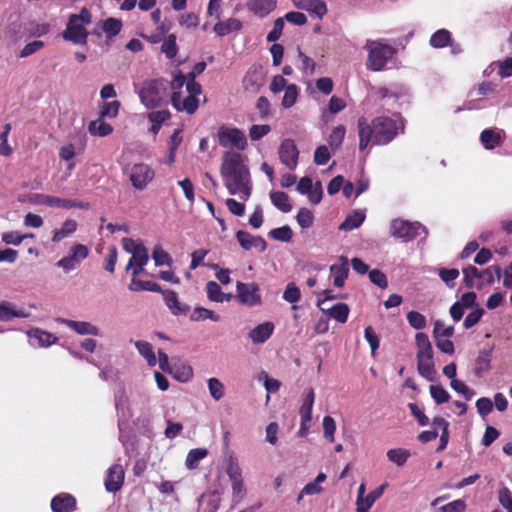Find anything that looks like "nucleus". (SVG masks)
Returning a JSON list of instances; mask_svg holds the SVG:
<instances>
[{
    "label": "nucleus",
    "mask_w": 512,
    "mask_h": 512,
    "mask_svg": "<svg viewBox=\"0 0 512 512\" xmlns=\"http://www.w3.org/2000/svg\"><path fill=\"white\" fill-rule=\"evenodd\" d=\"M222 158L220 173L228 192L231 195L239 194L244 201L248 200L252 191L250 172L241 154L226 151Z\"/></svg>",
    "instance_id": "nucleus-1"
},
{
    "label": "nucleus",
    "mask_w": 512,
    "mask_h": 512,
    "mask_svg": "<svg viewBox=\"0 0 512 512\" xmlns=\"http://www.w3.org/2000/svg\"><path fill=\"white\" fill-rule=\"evenodd\" d=\"M134 92L147 109L160 107L170 91L169 80L164 78L145 80L141 85L133 83Z\"/></svg>",
    "instance_id": "nucleus-2"
},
{
    "label": "nucleus",
    "mask_w": 512,
    "mask_h": 512,
    "mask_svg": "<svg viewBox=\"0 0 512 512\" xmlns=\"http://www.w3.org/2000/svg\"><path fill=\"white\" fill-rule=\"evenodd\" d=\"M373 124L376 130V136H374L375 145L389 144L400 131L403 132L404 130V122L398 114L394 115V117H375Z\"/></svg>",
    "instance_id": "nucleus-3"
},
{
    "label": "nucleus",
    "mask_w": 512,
    "mask_h": 512,
    "mask_svg": "<svg viewBox=\"0 0 512 512\" xmlns=\"http://www.w3.org/2000/svg\"><path fill=\"white\" fill-rule=\"evenodd\" d=\"M364 49L368 52L366 68L371 71H381L396 53L395 48L379 40L368 39Z\"/></svg>",
    "instance_id": "nucleus-4"
},
{
    "label": "nucleus",
    "mask_w": 512,
    "mask_h": 512,
    "mask_svg": "<svg viewBox=\"0 0 512 512\" xmlns=\"http://www.w3.org/2000/svg\"><path fill=\"white\" fill-rule=\"evenodd\" d=\"M423 232L427 235L426 227L419 222H409L401 219H394L391 222V235L403 242H409L415 239Z\"/></svg>",
    "instance_id": "nucleus-5"
},
{
    "label": "nucleus",
    "mask_w": 512,
    "mask_h": 512,
    "mask_svg": "<svg viewBox=\"0 0 512 512\" xmlns=\"http://www.w3.org/2000/svg\"><path fill=\"white\" fill-rule=\"evenodd\" d=\"M219 145L224 148H236L244 150L247 146V138L238 128L221 126L217 133Z\"/></svg>",
    "instance_id": "nucleus-6"
},
{
    "label": "nucleus",
    "mask_w": 512,
    "mask_h": 512,
    "mask_svg": "<svg viewBox=\"0 0 512 512\" xmlns=\"http://www.w3.org/2000/svg\"><path fill=\"white\" fill-rule=\"evenodd\" d=\"M89 256V249L84 244H74L70 247L68 255L61 258L56 265L65 272L76 269L80 263Z\"/></svg>",
    "instance_id": "nucleus-7"
},
{
    "label": "nucleus",
    "mask_w": 512,
    "mask_h": 512,
    "mask_svg": "<svg viewBox=\"0 0 512 512\" xmlns=\"http://www.w3.org/2000/svg\"><path fill=\"white\" fill-rule=\"evenodd\" d=\"M226 472L232 483L233 501L235 504H238L245 495V488L242 479V470L235 458H229Z\"/></svg>",
    "instance_id": "nucleus-8"
},
{
    "label": "nucleus",
    "mask_w": 512,
    "mask_h": 512,
    "mask_svg": "<svg viewBox=\"0 0 512 512\" xmlns=\"http://www.w3.org/2000/svg\"><path fill=\"white\" fill-rule=\"evenodd\" d=\"M88 31L86 27L79 24L75 14L69 16L65 30L62 33L64 40L72 42L73 44L85 45L88 40Z\"/></svg>",
    "instance_id": "nucleus-9"
},
{
    "label": "nucleus",
    "mask_w": 512,
    "mask_h": 512,
    "mask_svg": "<svg viewBox=\"0 0 512 512\" xmlns=\"http://www.w3.org/2000/svg\"><path fill=\"white\" fill-rule=\"evenodd\" d=\"M154 171L147 164L138 163L132 166L129 177L135 189L143 190L154 178Z\"/></svg>",
    "instance_id": "nucleus-10"
},
{
    "label": "nucleus",
    "mask_w": 512,
    "mask_h": 512,
    "mask_svg": "<svg viewBox=\"0 0 512 512\" xmlns=\"http://www.w3.org/2000/svg\"><path fill=\"white\" fill-rule=\"evenodd\" d=\"M236 290V296L241 304L255 306L261 303V296L258 293L259 287L257 284L238 281L236 284Z\"/></svg>",
    "instance_id": "nucleus-11"
},
{
    "label": "nucleus",
    "mask_w": 512,
    "mask_h": 512,
    "mask_svg": "<svg viewBox=\"0 0 512 512\" xmlns=\"http://www.w3.org/2000/svg\"><path fill=\"white\" fill-rule=\"evenodd\" d=\"M279 158L287 168L294 170L298 164L299 151L292 139H285L278 149Z\"/></svg>",
    "instance_id": "nucleus-12"
},
{
    "label": "nucleus",
    "mask_w": 512,
    "mask_h": 512,
    "mask_svg": "<svg viewBox=\"0 0 512 512\" xmlns=\"http://www.w3.org/2000/svg\"><path fill=\"white\" fill-rule=\"evenodd\" d=\"M265 83V73L259 65L252 66L243 79V87L245 90L256 93Z\"/></svg>",
    "instance_id": "nucleus-13"
},
{
    "label": "nucleus",
    "mask_w": 512,
    "mask_h": 512,
    "mask_svg": "<svg viewBox=\"0 0 512 512\" xmlns=\"http://www.w3.org/2000/svg\"><path fill=\"white\" fill-rule=\"evenodd\" d=\"M417 369L419 374L428 381H433L436 371L433 361V349L417 352Z\"/></svg>",
    "instance_id": "nucleus-14"
},
{
    "label": "nucleus",
    "mask_w": 512,
    "mask_h": 512,
    "mask_svg": "<svg viewBox=\"0 0 512 512\" xmlns=\"http://www.w3.org/2000/svg\"><path fill=\"white\" fill-rule=\"evenodd\" d=\"M358 136H359V149L365 150L376 136L375 126L373 121L369 123L365 117H359L357 121Z\"/></svg>",
    "instance_id": "nucleus-15"
},
{
    "label": "nucleus",
    "mask_w": 512,
    "mask_h": 512,
    "mask_svg": "<svg viewBox=\"0 0 512 512\" xmlns=\"http://www.w3.org/2000/svg\"><path fill=\"white\" fill-rule=\"evenodd\" d=\"M27 336L29 338L30 345L40 348H47L56 344L58 341V337L54 334L39 328L30 329L27 331Z\"/></svg>",
    "instance_id": "nucleus-16"
},
{
    "label": "nucleus",
    "mask_w": 512,
    "mask_h": 512,
    "mask_svg": "<svg viewBox=\"0 0 512 512\" xmlns=\"http://www.w3.org/2000/svg\"><path fill=\"white\" fill-rule=\"evenodd\" d=\"M56 322L66 325L67 327H69L70 329H72L79 335H92V336L100 335L99 328L87 321H75V320L58 317V318H56Z\"/></svg>",
    "instance_id": "nucleus-17"
},
{
    "label": "nucleus",
    "mask_w": 512,
    "mask_h": 512,
    "mask_svg": "<svg viewBox=\"0 0 512 512\" xmlns=\"http://www.w3.org/2000/svg\"><path fill=\"white\" fill-rule=\"evenodd\" d=\"M124 469L120 464L112 465L107 472L105 479V488L108 492H117L121 489L124 482Z\"/></svg>",
    "instance_id": "nucleus-18"
},
{
    "label": "nucleus",
    "mask_w": 512,
    "mask_h": 512,
    "mask_svg": "<svg viewBox=\"0 0 512 512\" xmlns=\"http://www.w3.org/2000/svg\"><path fill=\"white\" fill-rule=\"evenodd\" d=\"M317 306L329 318H333L340 323H345L349 315V307L345 303H337L331 307L325 306V301H318Z\"/></svg>",
    "instance_id": "nucleus-19"
},
{
    "label": "nucleus",
    "mask_w": 512,
    "mask_h": 512,
    "mask_svg": "<svg viewBox=\"0 0 512 512\" xmlns=\"http://www.w3.org/2000/svg\"><path fill=\"white\" fill-rule=\"evenodd\" d=\"M236 239L239 242L240 246L245 249L249 250L253 247L259 248L261 252H264L267 249V243L261 236H253L250 233L239 230L236 233Z\"/></svg>",
    "instance_id": "nucleus-20"
},
{
    "label": "nucleus",
    "mask_w": 512,
    "mask_h": 512,
    "mask_svg": "<svg viewBox=\"0 0 512 512\" xmlns=\"http://www.w3.org/2000/svg\"><path fill=\"white\" fill-rule=\"evenodd\" d=\"M171 102L177 111H185L188 114H193L199 105L198 99L194 95H188L181 100V93L179 91L172 93Z\"/></svg>",
    "instance_id": "nucleus-21"
},
{
    "label": "nucleus",
    "mask_w": 512,
    "mask_h": 512,
    "mask_svg": "<svg viewBox=\"0 0 512 512\" xmlns=\"http://www.w3.org/2000/svg\"><path fill=\"white\" fill-rule=\"evenodd\" d=\"M293 5L301 10L315 14L319 19L327 13L326 3L322 0H291Z\"/></svg>",
    "instance_id": "nucleus-22"
},
{
    "label": "nucleus",
    "mask_w": 512,
    "mask_h": 512,
    "mask_svg": "<svg viewBox=\"0 0 512 512\" xmlns=\"http://www.w3.org/2000/svg\"><path fill=\"white\" fill-rule=\"evenodd\" d=\"M339 261L341 264H333L330 267V272L333 276V284L338 288L344 285L349 274L348 258L346 256H340Z\"/></svg>",
    "instance_id": "nucleus-23"
},
{
    "label": "nucleus",
    "mask_w": 512,
    "mask_h": 512,
    "mask_svg": "<svg viewBox=\"0 0 512 512\" xmlns=\"http://www.w3.org/2000/svg\"><path fill=\"white\" fill-rule=\"evenodd\" d=\"M76 508L75 498L66 493H61L51 500L53 512H73Z\"/></svg>",
    "instance_id": "nucleus-24"
},
{
    "label": "nucleus",
    "mask_w": 512,
    "mask_h": 512,
    "mask_svg": "<svg viewBox=\"0 0 512 512\" xmlns=\"http://www.w3.org/2000/svg\"><path fill=\"white\" fill-rule=\"evenodd\" d=\"M164 297V302L169 308L173 315H186L189 311L188 305H182L179 300L177 293L173 290H166L161 292Z\"/></svg>",
    "instance_id": "nucleus-25"
},
{
    "label": "nucleus",
    "mask_w": 512,
    "mask_h": 512,
    "mask_svg": "<svg viewBox=\"0 0 512 512\" xmlns=\"http://www.w3.org/2000/svg\"><path fill=\"white\" fill-rule=\"evenodd\" d=\"M274 331V325L272 322H264L253 328L249 332V337L255 344H261L266 342Z\"/></svg>",
    "instance_id": "nucleus-26"
},
{
    "label": "nucleus",
    "mask_w": 512,
    "mask_h": 512,
    "mask_svg": "<svg viewBox=\"0 0 512 512\" xmlns=\"http://www.w3.org/2000/svg\"><path fill=\"white\" fill-rule=\"evenodd\" d=\"M276 0H250L248 9L259 17H265L276 7Z\"/></svg>",
    "instance_id": "nucleus-27"
},
{
    "label": "nucleus",
    "mask_w": 512,
    "mask_h": 512,
    "mask_svg": "<svg viewBox=\"0 0 512 512\" xmlns=\"http://www.w3.org/2000/svg\"><path fill=\"white\" fill-rule=\"evenodd\" d=\"M315 401V393L313 388L305 389L303 393V402L299 410V414L302 420H312V409Z\"/></svg>",
    "instance_id": "nucleus-28"
},
{
    "label": "nucleus",
    "mask_w": 512,
    "mask_h": 512,
    "mask_svg": "<svg viewBox=\"0 0 512 512\" xmlns=\"http://www.w3.org/2000/svg\"><path fill=\"white\" fill-rule=\"evenodd\" d=\"M179 382H188L193 377V369L190 365L180 361L172 363L170 373Z\"/></svg>",
    "instance_id": "nucleus-29"
},
{
    "label": "nucleus",
    "mask_w": 512,
    "mask_h": 512,
    "mask_svg": "<svg viewBox=\"0 0 512 512\" xmlns=\"http://www.w3.org/2000/svg\"><path fill=\"white\" fill-rule=\"evenodd\" d=\"M480 141L485 149L492 150L502 143V137L496 130L484 129L480 134Z\"/></svg>",
    "instance_id": "nucleus-30"
},
{
    "label": "nucleus",
    "mask_w": 512,
    "mask_h": 512,
    "mask_svg": "<svg viewBox=\"0 0 512 512\" xmlns=\"http://www.w3.org/2000/svg\"><path fill=\"white\" fill-rule=\"evenodd\" d=\"M101 30L106 34L107 38L111 39L118 35L122 29V21L120 19L109 17L104 21L98 22Z\"/></svg>",
    "instance_id": "nucleus-31"
},
{
    "label": "nucleus",
    "mask_w": 512,
    "mask_h": 512,
    "mask_svg": "<svg viewBox=\"0 0 512 512\" xmlns=\"http://www.w3.org/2000/svg\"><path fill=\"white\" fill-rule=\"evenodd\" d=\"M242 23L240 20L235 18H230L227 21H220L215 24L213 30L219 35V36H225L231 32H236L241 30Z\"/></svg>",
    "instance_id": "nucleus-32"
},
{
    "label": "nucleus",
    "mask_w": 512,
    "mask_h": 512,
    "mask_svg": "<svg viewBox=\"0 0 512 512\" xmlns=\"http://www.w3.org/2000/svg\"><path fill=\"white\" fill-rule=\"evenodd\" d=\"M77 222L73 219H66L60 229L53 231L52 241L60 242L64 238L72 235L77 230Z\"/></svg>",
    "instance_id": "nucleus-33"
},
{
    "label": "nucleus",
    "mask_w": 512,
    "mask_h": 512,
    "mask_svg": "<svg viewBox=\"0 0 512 512\" xmlns=\"http://www.w3.org/2000/svg\"><path fill=\"white\" fill-rule=\"evenodd\" d=\"M365 220V214L361 211H353L348 214L346 219L340 224L339 229L343 231H351L360 227Z\"/></svg>",
    "instance_id": "nucleus-34"
},
{
    "label": "nucleus",
    "mask_w": 512,
    "mask_h": 512,
    "mask_svg": "<svg viewBox=\"0 0 512 512\" xmlns=\"http://www.w3.org/2000/svg\"><path fill=\"white\" fill-rule=\"evenodd\" d=\"M270 199L272 204L281 212L288 213L292 210V205L289 202V196L285 192H271Z\"/></svg>",
    "instance_id": "nucleus-35"
},
{
    "label": "nucleus",
    "mask_w": 512,
    "mask_h": 512,
    "mask_svg": "<svg viewBox=\"0 0 512 512\" xmlns=\"http://www.w3.org/2000/svg\"><path fill=\"white\" fill-rule=\"evenodd\" d=\"M208 455V451L205 448H194L191 449L186 457L185 466L189 470L196 469L199 462Z\"/></svg>",
    "instance_id": "nucleus-36"
},
{
    "label": "nucleus",
    "mask_w": 512,
    "mask_h": 512,
    "mask_svg": "<svg viewBox=\"0 0 512 512\" xmlns=\"http://www.w3.org/2000/svg\"><path fill=\"white\" fill-rule=\"evenodd\" d=\"M135 347L139 354L146 359L147 364L151 367L157 364V358L153 351L152 345L147 341H136Z\"/></svg>",
    "instance_id": "nucleus-37"
},
{
    "label": "nucleus",
    "mask_w": 512,
    "mask_h": 512,
    "mask_svg": "<svg viewBox=\"0 0 512 512\" xmlns=\"http://www.w3.org/2000/svg\"><path fill=\"white\" fill-rule=\"evenodd\" d=\"M491 350L483 349L479 352L476 361L474 373L477 376H481L484 372L490 369V355Z\"/></svg>",
    "instance_id": "nucleus-38"
},
{
    "label": "nucleus",
    "mask_w": 512,
    "mask_h": 512,
    "mask_svg": "<svg viewBox=\"0 0 512 512\" xmlns=\"http://www.w3.org/2000/svg\"><path fill=\"white\" fill-rule=\"evenodd\" d=\"M451 42V33L446 29H439L430 37L429 43L433 48H444Z\"/></svg>",
    "instance_id": "nucleus-39"
},
{
    "label": "nucleus",
    "mask_w": 512,
    "mask_h": 512,
    "mask_svg": "<svg viewBox=\"0 0 512 512\" xmlns=\"http://www.w3.org/2000/svg\"><path fill=\"white\" fill-rule=\"evenodd\" d=\"M130 291H150L160 293L162 289L159 284L152 281H142L137 280L135 278L132 279L131 283L128 286Z\"/></svg>",
    "instance_id": "nucleus-40"
},
{
    "label": "nucleus",
    "mask_w": 512,
    "mask_h": 512,
    "mask_svg": "<svg viewBox=\"0 0 512 512\" xmlns=\"http://www.w3.org/2000/svg\"><path fill=\"white\" fill-rule=\"evenodd\" d=\"M89 132L92 135L104 137L112 133L113 128L110 124L106 123L102 117H99L95 121L89 124Z\"/></svg>",
    "instance_id": "nucleus-41"
},
{
    "label": "nucleus",
    "mask_w": 512,
    "mask_h": 512,
    "mask_svg": "<svg viewBox=\"0 0 512 512\" xmlns=\"http://www.w3.org/2000/svg\"><path fill=\"white\" fill-rule=\"evenodd\" d=\"M149 261V254L147 248L142 244L134 251L131 259L128 261L125 270L128 272L134 264L146 265Z\"/></svg>",
    "instance_id": "nucleus-42"
},
{
    "label": "nucleus",
    "mask_w": 512,
    "mask_h": 512,
    "mask_svg": "<svg viewBox=\"0 0 512 512\" xmlns=\"http://www.w3.org/2000/svg\"><path fill=\"white\" fill-rule=\"evenodd\" d=\"M190 319L195 322L204 321L207 319L218 322L220 321V316L214 313L212 310L197 306L194 308L192 314L190 315Z\"/></svg>",
    "instance_id": "nucleus-43"
},
{
    "label": "nucleus",
    "mask_w": 512,
    "mask_h": 512,
    "mask_svg": "<svg viewBox=\"0 0 512 512\" xmlns=\"http://www.w3.org/2000/svg\"><path fill=\"white\" fill-rule=\"evenodd\" d=\"M385 487H386V484H383L380 487H378L375 490L368 493V495H366L364 497L362 505H360V507L356 508V511L357 512H368L369 509L374 504V502L383 494Z\"/></svg>",
    "instance_id": "nucleus-44"
},
{
    "label": "nucleus",
    "mask_w": 512,
    "mask_h": 512,
    "mask_svg": "<svg viewBox=\"0 0 512 512\" xmlns=\"http://www.w3.org/2000/svg\"><path fill=\"white\" fill-rule=\"evenodd\" d=\"M345 134H346L345 126L338 125L333 128V130L328 138L329 146L331 147V149L333 151H335L342 145Z\"/></svg>",
    "instance_id": "nucleus-45"
},
{
    "label": "nucleus",
    "mask_w": 512,
    "mask_h": 512,
    "mask_svg": "<svg viewBox=\"0 0 512 512\" xmlns=\"http://www.w3.org/2000/svg\"><path fill=\"white\" fill-rule=\"evenodd\" d=\"M386 455L389 461L397 466H403L410 457V452L407 449L395 448L388 450Z\"/></svg>",
    "instance_id": "nucleus-46"
},
{
    "label": "nucleus",
    "mask_w": 512,
    "mask_h": 512,
    "mask_svg": "<svg viewBox=\"0 0 512 512\" xmlns=\"http://www.w3.org/2000/svg\"><path fill=\"white\" fill-rule=\"evenodd\" d=\"M207 384L209 393L215 401H219L224 397V385L218 378L213 377L208 379Z\"/></svg>",
    "instance_id": "nucleus-47"
},
{
    "label": "nucleus",
    "mask_w": 512,
    "mask_h": 512,
    "mask_svg": "<svg viewBox=\"0 0 512 512\" xmlns=\"http://www.w3.org/2000/svg\"><path fill=\"white\" fill-rule=\"evenodd\" d=\"M152 258L156 266H171L173 263L172 257L169 255V253L164 251L161 245L155 246L152 252Z\"/></svg>",
    "instance_id": "nucleus-48"
},
{
    "label": "nucleus",
    "mask_w": 512,
    "mask_h": 512,
    "mask_svg": "<svg viewBox=\"0 0 512 512\" xmlns=\"http://www.w3.org/2000/svg\"><path fill=\"white\" fill-rule=\"evenodd\" d=\"M269 237H271L274 240L282 241V242H289L292 239L293 232L292 229L288 225H284L279 228L272 229L268 233Z\"/></svg>",
    "instance_id": "nucleus-49"
},
{
    "label": "nucleus",
    "mask_w": 512,
    "mask_h": 512,
    "mask_svg": "<svg viewBox=\"0 0 512 512\" xmlns=\"http://www.w3.org/2000/svg\"><path fill=\"white\" fill-rule=\"evenodd\" d=\"M162 52L168 59H173L177 55L176 35L170 34L161 46Z\"/></svg>",
    "instance_id": "nucleus-50"
},
{
    "label": "nucleus",
    "mask_w": 512,
    "mask_h": 512,
    "mask_svg": "<svg viewBox=\"0 0 512 512\" xmlns=\"http://www.w3.org/2000/svg\"><path fill=\"white\" fill-rule=\"evenodd\" d=\"M284 91L285 92L282 99V106L284 108H290L296 103L298 97V88L295 84H289L284 89Z\"/></svg>",
    "instance_id": "nucleus-51"
},
{
    "label": "nucleus",
    "mask_w": 512,
    "mask_h": 512,
    "mask_svg": "<svg viewBox=\"0 0 512 512\" xmlns=\"http://www.w3.org/2000/svg\"><path fill=\"white\" fill-rule=\"evenodd\" d=\"M297 223L303 229H308L313 225V213L307 208H301L296 216Z\"/></svg>",
    "instance_id": "nucleus-52"
},
{
    "label": "nucleus",
    "mask_w": 512,
    "mask_h": 512,
    "mask_svg": "<svg viewBox=\"0 0 512 512\" xmlns=\"http://www.w3.org/2000/svg\"><path fill=\"white\" fill-rule=\"evenodd\" d=\"M429 390L431 397L438 405L446 403L450 399L449 393L440 385H431Z\"/></svg>",
    "instance_id": "nucleus-53"
},
{
    "label": "nucleus",
    "mask_w": 512,
    "mask_h": 512,
    "mask_svg": "<svg viewBox=\"0 0 512 512\" xmlns=\"http://www.w3.org/2000/svg\"><path fill=\"white\" fill-rule=\"evenodd\" d=\"M462 273L464 275V283L468 288H473L475 286V278H482V271H479L475 266L472 265L463 268Z\"/></svg>",
    "instance_id": "nucleus-54"
},
{
    "label": "nucleus",
    "mask_w": 512,
    "mask_h": 512,
    "mask_svg": "<svg viewBox=\"0 0 512 512\" xmlns=\"http://www.w3.org/2000/svg\"><path fill=\"white\" fill-rule=\"evenodd\" d=\"M407 321L411 327L416 330H422L426 327V318L424 315L417 311H410L407 313Z\"/></svg>",
    "instance_id": "nucleus-55"
},
{
    "label": "nucleus",
    "mask_w": 512,
    "mask_h": 512,
    "mask_svg": "<svg viewBox=\"0 0 512 512\" xmlns=\"http://www.w3.org/2000/svg\"><path fill=\"white\" fill-rule=\"evenodd\" d=\"M450 386L454 391L462 394L467 401L471 400L475 395L474 390L469 388L464 382L458 379H453L450 383Z\"/></svg>",
    "instance_id": "nucleus-56"
},
{
    "label": "nucleus",
    "mask_w": 512,
    "mask_h": 512,
    "mask_svg": "<svg viewBox=\"0 0 512 512\" xmlns=\"http://www.w3.org/2000/svg\"><path fill=\"white\" fill-rule=\"evenodd\" d=\"M207 297L210 301L219 302L223 296V291L220 285L215 281H209L206 284Z\"/></svg>",
    "instance_id": "nucleus-57"
},
{
    "label": "nucleus",
    "mask_w": 512,
    "mask_h": 512,
    "mask_svg": "<svg viewBox=\"0 0 512 512\" xmlns=\"http://www.w3.org/2000/svg\"><path fill=\"white\" fill-rule=\"evenodd\" d=\"M117 259H118L117 248L115 246H110L108 248V254L104 260V269L109 273H113L115 271Z\"/></svg>",
    "instance_id": "nucleus-58"
},
{
    "label": "nucleus",
    "mask_w": 512,
    "mask_h": 512,
    "mask_svg": "<svg viewBox=\"0 0 512 512\" xmlns=\"http://www.w3.org/2000/svg\"><path fill=\"white\" fill-rule=\"evenodd\" d=\"M454 334V327L453 326H447L445 327L443 322L440 320L435 321L434 329H433V337H444V338H450Z\"/></svg>",
    "instance_id": "nucleus-59"
},
{
    "label": "nucleus",
    "mask_w": 512,
    "mask_h": 512,
    "mask_svg": "<svg viewBox=\"0 0 512 512\" xmlns=\"http://www.w3.org/2000/svg\"><path fill=\"white\" fill-rule=\"evenodd\" d=\"M29 236L30 235H21L17 231H10L3 233L1 239L7 245L18 246L22 243L24 239H26Z\"/></svg>",
    "instance_id": "nucleus-60"
},
{
    "label": "nucleus",
    "mask_w": 512,
    "mask_h": 512,
    "mask_svg": "<svg viewBox=\"0 0 512 512\" xmlns=\"http://www.w3.org/2000/svg\"><path fill=\"white\" fill-rule=\"evenodd\" d=\"M119 108H120V102L117 100H114V101H111L108 103H104L101 113H100V117L115 118L118 115Z\"/></svg>",
    "instance_id": "nucleus-61"
},
{
    "label": "nucleus",
    "mask_w": 512,
    "mask_h": 512,
    "mask_svg": "<svg viewBox=\"0 0 512 512\" xmlns=\"http://www.w3.org/2000/svg\"><path fill=\"white\" fill-rule=\"evenodd\" d=\"M459 276V270L452 268V269H440L439 271V277L440 279L448 286L453 287L454 286V280L458 278Z\"/></svg>",
    "instance_id": "nucleus-62"
},
{
    "label": "nucleus",
    "mask_w": 512,
    "mask_h": 512,
    "mask_svg": "<svg viewBox=\"0 0 512 512\" xmlns=\"http://www.w3.org/2000/svg\"><path fill=\"white\" fill-rule=\"evenodd\" d=\"M466 507L464 500L457 499L439 507L438 512H464Z\"/></svg>",
    "instance_id": "nucleus-63"
},
{
    "label": "nucleus",
    "mask_w": 512,
    "mask_h": 512,
    "mask_svg": "<svg viewBox=\"0 0 512 512\" xmlns=\"http://www.w3.org/2000/svg\"><path fill=\"white\" fill-rule=\"evenodd\" d=\"M499 502L507 512H512V492L509 488L502 487L499 490Z\"/></svg>",
    "instance_id": "nucleus-64"
}]
</instances>
